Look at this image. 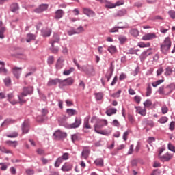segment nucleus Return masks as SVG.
<instances>
[{"label": "nucleus", "instance_id": "nucleus-14", "mask_svg": "<svg viewBox=\"0 0 175 175\" xmlns=\"http://www.w3.org/2000/svg\"><path fill=\"white\" fill-rule=\"evenodd\" d=\"M29 131V122H28V121H25L22 124L23 135L25 133H28Z\"/></svg>", "mask_w": 175, "mask_h": 175}, {"label": "nucleus", "instance_id": "nucleus-58", "mask_svg": "<svg viewBox=\"0 0 175 175\" xmlns=\"http://www.w3.org/2000/svg\"><path fill=\"white\" fill-rule=\"evenodd\" d=\"M17 136H18V133L17 132H14L10 135H8V137H11V138H13V137H17Z\"/></svg>", "mask_w": 175, "mask_h": 175}, {"label": "nucleus", "instance_id": "nucleus-1", "mask_svg": "<svg viewBox=\"0 0 175 175\" xmlns=\"http://www.w3.org/2000/svg\"><path fill=\"white\" fill-rule=\"evenodd\" d=\"M92 124L96 122L94 124V131L100 135H105V133L101 131L103 126H107L109 122L106 119L98 120L96 116H93L91 119Z\"/></svg>", "mask_w": 175, "mask_h": 175}, {"label": "nucleus", "instance_id": "nucleus-3", "mask_svg": "<svg viewBox=\"0 0 175 175\" xmlns=\"http://www.w3.org/2000/svg\"><path fill=\"white\" fill-rule=\"evenodd\" d=\"M81 70L85 72V73L88 76H95V68H94V66L88 68L85 66H83Z\"/></svg>", "mask_w": 175, "mask_h": 175}, {"label": "nucleus", "instance_id": "nucleus-25", "mask_svg": "<svg viewBox=\"0 0 175 175\" xmlns=\"http://www.w3.org/2000/svg\"><path fill=\"white\" fill-rule=\"evenodd\" d=\"M3 83L5 87H10L12 85V79L10 77H7L3 79Z\"/></svg>", "mask_w": 175, "mask_h": 175}, {"label": "nucleus", "instance_id": "nucleus-61", "mask_svg": "<svg viewBox=\"0 0 175 175\" xmlns=\"http://www.w3.org/2000/svg\"><path fill=\"white\" fill-rule=\"evenodd\" d=\"M163 73V68L161 67L159 68L157 71V76H161Z\"/></svg>", "mask_w": 175, "mask_h": 175}, {"label": "nucleus", "instance_id": "nucleus-7", "mask_svg": "<svg viewBox=\"0 0 175 175\" xmlns=\"http://www.w3.org/2000/svg\"><path fill=\"white\" fill-rule=\"evenodd\" d=\"M59 40H60L59 34L58 33H54L53 36L51 40L50 41L51 47L54 46V43H59Z\"/></svg>", "mask_w": 175, "mask_h": 175}, {"label": "nucleus", "instance_id": "nucleus-30", "mask_svg": "<svg viewBox=\"0 0 175 175\" xmlns=\"http://www.w3.org/2000/svg\"><path fill=\"white\" fill-rule=\"evenodd\" d=\"M172 73H173V68L172 67H170V66H168L165 68V75L170 76L172 75Z\"/></svg>", "mask_w": 175, "mask_h": 175}, {"label": "nucleus", "instance_id": "nucleus-47", "mask_svg": "<svg viewBox=\"0 0 175 175\" xmlns=\"http://www.w3.org/2000/svg\"><path fill=\"white\" fill-rule=\"evenodd\" d=\"M47 62L49 65H53L54 64V56H49Z\"/></svg>", "mask_w": 175, "mask_h": 175}, {"label": "nucleus", "instance_id": "nucleus-19", "mask_svg": "<svg viewBox=\"0 0 175 175\" xmlns=\"http://www.w3.org/2000/svg\"><path fill=\"white\" fill-rule=\"evenodd\" d=\"M21 70H23L21 68L15 67L13 68V74L15 77H16V79L20 78V75H21Z\"/></svg>", "mask_w": 175, "mask_h": 175}, {"label": "nucleus", "instance_id": "nucleus-29", "mask_svg": "<svg viewBox=\"0 0 175 175\" xmlns=\"http://www.w3.org/2000/svg\"><path fill=\"white\" fill-rule=\"evenodd\" d=\"M137 46L141 49H144V47H150L151 46V44L150 42L144 43L143 42H141L137 44Z\"/></svg>", "mask_w": 175, "mask_h": 175}, {"label": "nucleus", "instance_id": "nucleus-26", "mask_svg": "<svg viewBox=\"0 0 175 175\" xmlns=\"http://www.w3.org/2000/svg\"><path fill=\"white\" fill-rule=\"evenodd\" d=\"M14 96L13 95V94H8V100H9V102H10L12 105H17V101H16L15 100H13Z\"/></svg>", "mask_w": 175, "mask_h": 175}, {"label": "nucleus", "instance_id": "nucleus-21", "mask_svg": "<svg viewBox=\"0 0 175 175\" xmlns=\"http://www.w3.org/2000/svg\"><path fill=\"white\" fill-rule=\"evenodd\" d=\"M35 39H36V36L33 33H29L26 36V42L27 43L32 42V40H35Z\"/></svg>", "mask_w": 175, "mask_h": 175}, {"label": "nucleus", "instance_id": "nucleus-51", "mask_svg": "<svg viewBox=\"0 0 175 175\" xmlns=\"http://www.w3.org/2000/svg\"><path fill=\"white\" fill-rule=\"evenodd\" d=\"M60 157L62 158L63 161H68L69 159V153H64Z\"/></svg>", "mask_w": 175, "mask_h": 175}, {"label": "nucleus", "instance_id": "nucleus-52", "mask_svg": "<svg viewBox=\"0 0 175 175\" xmlns=\"http://www.w3.org/2000/svg\"><path fill=\"white\" fill-rule=\"evenodd\" d=\"M168 14L171 18H173L174 20L175 18V11L174 10H170L168 12Z\"/></svg>", "mask_w": 175, "mask_h": 175}, {"label": "nucleus", "instance_id": "nucleus-27", "mask_svg": "<svg viewBox=\"0 0 175 175\" xmlns=\"http://www.w3.org/2000/svg\"><path fill=\"white\" fill-rule=\"evenodd\" d=\"M5 143L10 147H14V148H16L17 147V144H18L17 141H6Z\"/></svg>", "mask_w": 175, "mask_h": 175}, {"label": "nucleus", "instance_id": "nucleus-63", "mask_svg": "<svg viewBox=\"0 0 175 175\" xmlns=\"http://www.w3.org/2000/svg\"><path fill=\"white\" fill-rule=\"evenodd\" d=\"M134 100L136 102V103H140V100H142V98L139 96H135L134 97Z\"/></svg>", "mask_w": 175, "mask_h": 175}, {"label": "nucleus", "instance_id": "nucleus-28", "mask_svg": "<svg viewBox=\"0 0 175 175\" xmlns=\"http://www.w3.org/2000/svg\"><path fill=\"white\" fill-rule=\"evenodd\" d=\"M116 113H117V109L114 108H111L106 111V114L107 116H113V114H116Z\"/></svg>", "mask_w": 175, "mask_h": 175}, {"label": "nucleus", "instance_id": "nucleus-60", "mask_svg": "<svg viewBox=\"0 0 175 175\" xmlns=\"http://www.w3.org/2000/svg\"><path fill=\"white\" fill-rule=\"evenodd\" d=\"M121 95V90H118L116 93L112 94L113 98H120Z\"/></svg>", "mask_w": 175, "mask_h": 175}, {"label": "nucleus", "instance_id": "nucleus-62", "mask_svg": "<svg viewBox=\"0 0 175 175\" xmlns=\"http://www.w3.org/2000/svg\"><path fill=\"white\" fill-rule=\"evenodd\" d=\"M37 154L38 155H44V150L42 148L37 149Z\"/></svg>", "mask_w": 175, "mask_h": 175}, {"label": "nucleus", "instance_id": "nucleus-22", "mask_svg": "<svg viewBox=\"0 0 175 175\" xmlns=\"http://www.w3.org/2000/svg\"><path fill=\"white\" fill-rule=\"evenodd\" d=\"M63 66H64V59L60 57L57 61V63L55 64V68L56 69H62Z\"/></svg>", "mask_w": 175, "mask_h": 175}, {"label": "nucleus", "instance_id": "nucleus-23", "mask_svg": "<svg viewBox=\"0 0 175 175\" xmlns=\"http://www.w3.org/2000/svg\"><path fill=\"white\" fill-rule=\"evenodd\" d=\"M42 36L44 38H47L51 35V29H49V28L44 29H42Z\"/></svg>", "mask_w": 175, "mask_h": 175}, {"label": "nucleus", "instance_id": "nucleus-40", "mask_svg": "<svg viewBox=\"0 0 175 175\" xmlns=\"http://www.w3.org/2000/svg\"><path fill=\"white\" fill-rule=\"evenodd\" d=\"M118 40L122 44H124V43H125L128 40V38H126V37H125L124 36H120L118 38Z\"/></svg>", "mask_w": 175, "mask_h": 175}, {"label": "nucleus", "instance_id": "nucleus-43", "mask_svg": "<svg viewBox=\"0 0 175 175\" xmlns=\"http://www.w3.org/2000/svg\"><path fill=\"white\" fill-rule=\"evenodd\" d=\"M66 111L67 113L70 116H75V114H76V110L72 109H68Z\"/></svg>", "mask_w": 175, "mask_h": 175}, {"label": "nucleus", "instance_id": "nucleus-54", "mask_svg": "<svg viewBox=\"0 0 175 175\" xmlns=\"http://www.w3.org/2000/svg\"><path fill=\"white\" fill-rule=\"evenodd\" d=\"M129 135V131H127L124 133V134H123V140H124V142H126V140H128Z\"/></svg>", "mask_w": 175, "mask_h": 175}, {"label": "nucleus", "instance_id": "nucleus-16", "mask_svg": "<svg viewBox=\"0 0 175 175\" xmlns=\"http://www.w3.org/2000/svg\"><path fill=\"white\" fill-rule=\"evenodd\" d=\"M88 157H90V149L88 147H84L81 153V158L88 159Z\"/></svg>", "mask_w": 175, "mask_h": 175}, {"label": "nucleus", "instance_id": "nucleus-39", "mask_svg": "<svg viewBox=\"0 0 175 175\" xmlns=\"http://www.w3.org/2000/svg\"><path fill=\"white\" fill-rule=\"evenodd\" d=\"M105 8H108L109 9H113V8H116V4H113L111 2H105Z\"/></svg>", "mask_w": 175, "mask_h": 175}, {"label": "nucleus", "instance_id": "nucleus-53", "mask_svg": "<svg viewBox=\"0 0 175 175\" xmlns=\"http://www.w3.org/2000/svg\"><path fill=\"white\" fill-rule=\"evenodd\" d=\"M128 120L131 122V124H133V122H135V118L131 114L128 115Z\"/></svg>", "mask_w": 175, "mask_h": 175}, {"label": "nucleus", "instance_id": "nucleus-35", "mask_svg": "<svg viewBox=\"0 0 175 175\" xmlns=\"http://www.w3.org/2000/svg\"><path fill=\"white\" fill-rule=\"evenodd\" d=\"M71 139L73 143H75V142H77V140L80 139V134L79 133L73 134L71 137Z\"/></svg>", "mask_w": 175, "mask_h": 175}, {"label": "nucleus", "instance_id": "nucleus-36", "mask_svg": "<svg viewBox=\"0 0 175 175\" xmlns=\"http://www.w3.org/2000/svg\"><path fill=\"white\" fill-rule=\"evenodd\" d=\"M130 33L132 35V36L137 38V36L139 35V31L136 29H132L130 30Z\"/></svg>", "mask_w": 175, "mask_h": 175}, {"label": "nucleus", "instance_id": "nucleus-11", "mask_svg": "<svg viewBox=\"0 0 175 175\" xmlns=\"http://www.w3.org/2000/svg\"><path fill=\"white\" fill-rule=\"evenodd\" d=\"M49 8V5L47 4H42L40 5L38 8L34 10L36 13H42V12H45Z\"/></svg>", "mask_w": 175, "mask_h": 175}, {"label": "nucleus", "instance_id": "nucleus-37", "mask_svg": "<svg viewBox=\"0 0 175 175\" xmlns=\"http://www.w3.org/2000/svg\"><path fill=\"white\" fill-rule=\"evenodd\" d=\"M18 4L17 3H14L11 5V12H13L14 13L17 12L18 10Z\"/></svg>", "mask_w": 175, "mask_h": 175}, {"label": "nucleus", "instance_id": "nucleus-32", "mask_svg": "<svg viewBox=\"0 0 175 175\" xmlns=\"http://www.w3.org/2000/svg\"><path fill=\"white\" fill-rule=\"evenodd\" d=\"M73 72H75V68L71 67L69 70H64L63 75H64V76H69V75H70V73H73Z\"/></svg>", "mask_w": 175, "mask_h": 175}, {"label": "nucleus", "instance_id": "nucleus-41", "mask_svg": "<svg viewBox=\"0 0 175 175\" xmlns=\"http://www.w3.org/2000/svg\"><path fill=\"white\" fill-rule=\"evenodd\" d=\"M162 83H163V79H160V80L157 81L156 82H153L152 83V87L157 88L160 84H162Z\"/></svg>", "mask_w": 175, "mask_h": 175}, {"label": "nucleus", "instance_id": "nucleus-55", "mask_svg": "<svg viewBox=\"0 0 175 175\" xmlns=\"http://www.w3.org/2000/svg\"><path fill=\"white\" fill-rule=\"evenodd\" d=\"M134 147H135V146L133 144L130 146V148H129V152L127 153L128 155H132V154H133Z\"/></svg>", "mask_w": 175, "mask_h": 175}, {"label": "nucleus", "instance_id": "nucleus-5", "mask_svg": "<svg viewBox=\"0 0 175 175\" xmlns=\"http://www.w3.org/2000/svg\"><path fill=\"white\" fill-rule=\"evenodd\" d=\"M81 125V118H75V122L68 125V128L69 129H76Z\"/></svg>", "mask_w": 175, "mask_h": 175}, {"label": "nucleus", "instance_id": "nucleus-15", "mask_svg": "<svg viewBox=\"0 0 175 175\" xmlns=\"http://www.w3.org/2000/svg\"><path fill=\"white\" fill-rule=\"evenodd\" d=\"M58 83L59 84V85H61V79H51L47 83V85L48 87H51L52 85H57Z\"/></svg>", "mask_w": 175, "mask_h": 175}, {"label": "nucleus", "instance_id": "nucleus-48", "mask_svg": "<svg viewBox=\"0 0 175 175\" xmlns=\"http://www.w3.org/2000/svg\"><path fill=\"white\" fill-rule=\"evenodd\" d=\"M103 98V94H102V93H96V100H102Z\"/></svg>", "mask_w": 175, "mask_h": 175}, {"label": "nucleus", "instance_id": "nucleus-10", "mask_svg": "<svg viewBox=\"0 0 175 175\" xmlns=\"http://www.w3.org/2000/svg\"><path fill=\"white\" fill-rule=\"evenodd\" d=\"M33 92V87L29 86L28 88H24L23 92H22V96H27V95H29Z\"/></svg>", "mask_w": 175, "mask_h": 175}, {"label": "nucleus", "instance_id": "nucleus-57", "mask_svg": "<svg viewBox=\"0 0 175 175\" xmlns=\"http://www.w3.org/2000/svg\"><path fill=\"white\" fill-rule=\"evenodd\" d=\"M1 170H6V169H8V167L9 166V163L6 164V163H1Z\"/></svg>", "mask_w": 175, "mask_h": 175}, {"label": "nucleus", "instance_id": "nucleus-56", "mask_svg": "<svg viewBox=\"0 0 175 175\" xmlns=\"http://www.w3.org/2000/svg\"><path fill=\"white\" fill-rule=\"evenodd\" d=\"M168 150H170V151H172V152L175 153V147H174V146H173V144H168Z\"/></svg>", "mask_w": 175, "mask_h": 175}, {"label": "nucleus", "instance_id": "nucleus-59", "mask_svg": "<svg viewBox=\"0 0 175 175\" xmlns=\"http://www.w3.org/2000/svg\"><path fill=\"white\" fill-rule=\"evenodd\" d=\"M26 174L27 175H33V174H35V171H33V170H31V169H27L26 170Z\"/></svg>", "mask_w": 175, "mask_h": 175}, {"label": "nucleus", "instance_id": "nucleus-49", "mask_svg": "<svg viewBox=\"0 0 175 175\" xmlns=\"http://www.w3.org/2000/svg\"><path fill=\"white\" fill-rule=\"evenodd\" d=\"M51 51L52 53H53V54H57V53L59 51V48H58V46L55 47L53 44V46H52Z\"/></svg>", "mask_w": 175, "mask_h": 175}, {"label": "nucleus", "instance_id": "nucleus-64", "mask_svg": "<svg viewBox=\"0 0 175 175\" xmlns=\"http://www.w3.org/2000/svg\"><path fill=\"white\" fill-rule=\"evenodd\" d=\"M68 118H66V116H62L61 117L59 118V122H64V121H66V119Z\"/></svg>", "mask_w": 175, "mask_h": 175}, {"label": "nucleus", "instance_id": "nucleus-46", "mask_svg": "<svg viewBox=\"0 0 175 175\" xmlns=\"http://www.w3.org/2000/svg\"><path fill=\"white\" fill-rule=\"evenodd\" d=\"M152 103L151 102V100H146V102L144 103V105L145 107H150V106H152Z\"/></svg>", "mask_w": 175, "mask_h": 175}, {"label": "nucleus", "instance_id": "nucleus-50", "mask_svg": "<svg viewBox=\"0 0 175 175\" xmlns=\"http://www.w3.org/2000/svg\"><path fill=\"white\" fill-rule=\"evenodd\" d=\"M161 111L163 114H166V113L169 111V108H167L166 105H164L161 107Z\"/></svg>", "mask_w": 175, "mask_h": 175}, {"label": "nucleus", "instance_id": "nucleus-17", "mask_svg": "<svg viewBox=\"0 0 175 175\" xmlns=\"http://www.w3.org/2000/svg\"><path fill=\"white\" fill-rule=\"evenodd\" d=\"M136 109V113L138 114H140V116H146L147 114V111L145 108H142V107H135Z\"/></svg>", "mask_w": 175, "mask_h": 175}, {"label": "nucleus", "instance_id": "nucleus-18", "mask_svg": "<svg viewBox=\"0 0 175 175\" xmlns=\"http://www.w3.org/2000/svg\"><path fill=\"white\" fill-rule=\"evenodd\" d=\"M55 20H59V18H62V17H64V14H65V12H64V10H57L55 12Z\"/></svg>", "mask_w": 175, "mask_h": 175}, {"label": "nucleus", "instance_id": "nucleus-45", "mask_svg": "<svg viewBox=\"0 0 175 175\" xmlns=\"http://www.w3.org/2000/svg\"><path fill=\"white\" fill-rule=\"evenodd\" d=\"M152 92V90L151 89V85H148L147 90H146V96H150L151 93Z\"/></svg>", "mask_w": 175, "mask_h": 175}, {"label": "nucleus", "instance_id": "nucleus-42", "mask_svg": "<svg viewBox=\"0 0 175 175\" xmlns=\"http://www.w3.org/2000/svg\"><path fill=\"white\" fill-rule=\"evenodd\" d=\"M159 122L160 124H166L167 122V117L166 116H163L159 120Z\"/></svg>", "mask_w": 175, "mask_h": 175}, {"label": "nucleus", "instance_id": "nucleus-8", "mask_svg": "<svg viewBox=\"0 0 175 175\" xmlns=\"http://www.w3.org/2000/svg\"><path fill=\"white\" fill-rule=\"evenodd\" d=\"M72 169H73V164L70 163H65L62 167V172H70Z\"/></svg>", "mask_w": 175, "mask_h": 175}, {"label": "nucleus", "instance_id": "nucleus-20", "mask_svg": "<svg viewBox=\"0 0 175 175\" xmlns=\"http://www.w3.org/2000/svg\"><path fill=\"white\" fill-rule=\"evenodd\" d=\"M83 129H91V126L90 125V116L86 117L84 120Z\"/></svg>", "mask_w": 175, "mask_h": 175}, {"label": "nucleus", "instance_id": "nucleus-44", "mask_svg": "<svg viewBox=\"0 0 175 175\" xmlns=\"http://www.w3.org/2000/svg\"><path fill=\"white\" fill-rule=\"evenodd\" d=\"M84 27L83 26H79L77 29L75 30L76 33H81L84 32Z\"/></svg>", "mask_w": 175, "mask_h": 175}, {"label": "nucleus", "instance_id": "nucleus-33", "mask_svg": "<svg viewBox=\"0 0 175 175\" xmlns=\"http://www.w3.org/2000/svg\"><path fill=\"white\" fill-rule=\"evenodd\" d=\"M107 50L111 54H115V53H117V48L113 45L108 47Z\"/></svg>", "mask_w": 175, "mask_h": 175}, {"label": "nucleus", "instance_id": "nucleus-34", "mask_svg": "<svg viewBox=\"0 0 175 175\" xmlns=\"http://www.w3.org/2000/svg\"><path fill=\"white\" fill-rule=\"evenodd\" d=\"M14 123V120H12L10 119H7L5 120L2 124H1V126H6L10 124H13Z\"/></svg>", "mask_w": 175, "mask_h": 175}, {"label": "nucleus", "instance_id": "nucleus-9", "mask_svg": "<svg viewBox=\"0 0 175 175\" xmlns=\"http://www.w3.org/2000/svg\"><path fill=\"white\" fill-rule=\"evenodd\" d=\"M83 13L88 16V17H94V16H95V12L92 11L90 8H83Z\"/></svg>", "mask_w": 175, "mask_h": 175}, {"label": "nucleus", "instance_id": "nucleus-24", "mask_svg": "<svg viewBox=\"0 0 175 175\" xmlns=\"http://www.w3.org/2000/svg\"><path fill=\"white\" fill-rule=\"evenodd\" d=\"M1 73L2 75H8V69L5 68V62H1Z\"/></svg>", "mask_w": 175, "mask_h": 175}, {"label": "nucleus", "instance_id": "nucleus-12", "mask_svg": "<svg viewBox=\"0 0 175 175\" xmlns=\"http://www.w3.org/2000/svg\"><path fill=\"white\" fill-rule=\"evenodd\" d=\"M155 38H157V35L155 33H148L143 36L142 40H152V39Z\"/></svg>", "mask_w": 175, "mask_h": 175}, {"label": "nucleus", "instance_id": "nucleus-4", "mask_svg": "<svg viewBox=\"0 0 175 175\" xmlns=\"http://www.w3.org/2000/svg\"><path fill=\"white\" fill-rule=\"evenodd\" d=\"M75 83V79L72 77L67 78L63 81L60 80V87H68Z\"/></svg>", "mask_w": 175, "mask_h": 175}, {"label": "nucleus", "instance_id": "nucleus-38", "mask_svg": "<svg viewBox=\"0 0 175 175\" xmlns=\"http://www.w3.org/2000/svg\"><path fill=\"white\" fill-rule=\"evenodd\" d=\"M94 163L96 165V166H103V159H97Z\"/></svg>", "mask_w": 175, "mask_h": 175}, {"label": "nucleus", "instance_id": "nucleus-13", "mask_svg": "<svg viewBox=\"0 0 175 175\" xmlns=\"http://www.w3.org/2000/svg\"><path fill=\"white\" fill-rule=\"evenodd\" d=\"M53 136H55L57 139H64V137H66L67 134L60 130H57L54 133Z\"/></svg>", "mask_w": 175, "mask_h": 175}, {"label": "nucleus", "instance_id": "nucleus-2", "mask_svg": "<svg viewBox=\"0 0 175 175\" xmlns=\"http://www.w3.org/2000/svg\"><path fill=\"white\" fill-rule=\"evenodd\" d=\"M170 47H172V40L169 37L165 38L163 42L161 45V51L163 54H167L169 51L170 50Z\"/></svg>", "mask_w": 175, "mask_h": 175}, {"label": "nucleus", "instance_id": "nucleus-31", "mask_svg": "<svg viewBox=\"0 0 175 175\" xmlns=\"http://www.w3.org/2000/svg\"><path fill=\"white\" fill-rule=\"evenodd\" d=\"M64 162V159L62 157H59L57 159L56 162L55 163V167H59L61 163Z\"/></svg>", "mask_w": 175, "mask_h": 175}, {"label": "nucleus", "instance_id": "nucleus-6", "mask_svg": "<svg viewBox=\"0 0 175 175\" xmlns=\"http://www.w3.org/2000/svg\"><path fill=\"white\" fill-rule=\"evenodd\" d=\"M172 158L173 155L170 154L169 152H167L163 156L159 157V159L161 161V162H169V161H170V159H172Z\"/></svg>", "mask_w": 175, "mask_h": 175}]
</instances>
